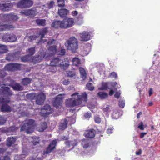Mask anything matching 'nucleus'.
<instances>
[{
    "label": "nucleus",
    "instance_id": "69168bd1",
    "mask_svg": "<svg viewBox=\"0 0 160 160\" xmlns=\"http://www.w3.org/2000/svg\"><path fill=\"white\" fill-rule=\"evenodd\" d=\"M54 42H55V40H54V39H52L51 40L48 41V42H47V45H51L52 44H53V43Z\"/></svg>",
    "mask_w": 160,
    "mask_h": 160
},
{
    "label": "nucleus",
    "instance_id": "1a4fd4ad",
    "mask_svg": "<svg viewBox=\"0 0 160 160\" xmlns=\"http://www.w3.org/2000/svg\"><path fill=\"white\" fill-rule=\"evenodd\" d=\"M51 112V108L50 106L48 104L44 105L41 109V111L40 112V115L43 117H47L50 114Z\"/></svg>",
    "mask_w": 160,
    "mask_h": 160
},
{
    "label": "nucleus",
    "instance_id": "5fc2aeb1",
    "mask_svg": "<svg viewBox=\"0 0 160 160\" xmlns=\"http://www.w3.org/2000/svg\"><path fill=\"white\" fill-rule=\"evenodd\" d=\"M6 122V120L4 119V117L0 116V124L3 125Z\"/></svg>",
    "mask_w": 160,
    "mask_h": 160
},
{
    "label": "nucleus",
    "instance_id": "338daca9",
    "mask_svg": "<svg viewBox=\"0 0 160 160\" xmlns=\"http://www.w3.org/2000/svg\"><path fill=\"white\" fill-rule=\"evenodd\" d=\"M103 111L105 112H109L110 111V110H109V108L108 107H107L105 108H103Z\"/></svg>",
    "mask_w": 160,
    "mask_h": 160
},
{
    "label": "nucleus",
    "instance_id": "79ce46f5",
    "mask_svg": "<svg viewBox=\"0 0 160 160\" xmlns=\"http://www.w3.org/2000/svg\"><path fill=\"white\" fill-rule=\"evenodd\" d=\"M27 53L28 54L27 55H28L30 56H32L34 55L35 53V48H29L27 50Z\"/></svg>",
    "mask_w": 160,
    "mask_h": 160
},
{
    "label": "nucleus",
    "instance_id": "680f3d73",
    "mask_svg": "<svg viewBox=\"0 0 160 160\" xmlns=\"http://www.w3.org/2000/svg\"><path fill=\"white\" fill-rule=\"evenodd\" d=\"M5 150L4 149L0 148V160H2V158L4 156H1V155H2L4 153Z\"/></svg>",
    "mask_w": 160,
    "mask_h": 160
},
{
    "label": "nucleus",
    "instance_id": "09e8293b",
    "mask_svg": "<svg viewBox=\"0 0 160 160\" xmlns=\"http://www.w3.org/2000/svg\"><path fill=\"white\" fill-rule=\"evenodd\" d=\"M37 38V37L35 35L29 36L28 37V41L29 42H32V41L35 40Z\"/></svg>",
    "mask_w": 160,
    "mask_h": 160
},
{
    "label": "nucleus",
    "instance_id": "dca6fc26",
    "mask_svg": "<svg viewBox=\"0 0 160 160\" xmlns=\"http://www.w3.org/2000/svg\"><path fill=\"white\" fill-rule=\"evenodd\" d=\"M19 129V127L14 126H10L8 128H2V132L6 133H8L16 132Z\"/></svg>",
    "mask_w": 160,
    "mask_h": 160
},
{
    "label": "nucleus",
    "instance_id": "4be33fe9",
    "mask_svg": "<svg viewBox=\"0 0 160 160\" xmlns=\"http://www.w3.org/2000/svg\"><path fill=\"white\" fill-rule=\"evenodd\" d=\"M16 141V137H11L7 138L6 145L7 147H10Z\"/></svg>",
    "mask_w": 160,
    "mask_h": 160
},
{
    "label": "nucleus",
    "instance_id": "2f4dec72",
    "mask_svg": "<svg viewBox=\"0 0 160 160\" xmlns=\"http://www.w3.org/2000/svg\"><path fill=\"white\" fill-rule=\"evenodd\" d=\"M46 20L44 19H37L36 20V23L39 26L44 27L45 25Z\"/></svg>",
    "mask_w": 160,
    "mask_h": 160
},
{
    "label": "nucleus",
    "instance_id": "7ed1b4c3",
    "mask_svg": "<svg viewBox=\"0 0 160 160\" xmlns=\"http://www.w3.org/2000/svg\"><path fill=\"white\" fill-rule=\"evenodd\" d=\"M65 45L67 47L68 50L75 52L78 49V42L74 37H72L68 39L65 43Z\"/></svg>",
    "mask_w": 160,
    "mask_h": 160
},
{
    "label": "nucleus",
    "instance_id": "cd10ccee",
    "mask_svg": "<svg viewBox=\"0 0 160 160\" xmlns=\"http://www.w3.org/2000/svg\"><path fill=\"white\" fill-rule=\"evenodd\" d=\"M56 66H47L46 68V69H47V72L50 73H49V75H50V74H53L56 72V71H57Z\"/></svg>",
    "mask_w": 160,
    "mask_h": 160
},
{
    "label": "nucleus",
    "instance_id": "864d4df0",
    "mask_svg": "<svg viewBox=\"0 0 160 160\" xmlns=\"http://www.w3.org/2000/svg\"><path fill=\"white\" fill-rule=\"evenodd\" d=\"M54 4V2L52 0L50 1V2L47 3V6L49 8H53V5Z\"/></svg>",
    "mask_w": 160,
    "mask_h": 160
},
{
    "label": "nucleus",
    "instance_id": "423d86ee",
    "mask_svg": "<svg viewBox=\"0 0 160 160\" xmlns=\"http://www.w3.org/2000/svg\"><path fill=\"white\" fill-rule=\"evenodd\" d=\"M32 5V2L31 0H21L17 3V6L22 8H29Z\"/></svg>",
    "mask_w": 160,
    "mask_h": 160
},
{
    "label": "nucleus",
    "instance_id": "473e14b6",
    "mask_svg": "<svg viewBox=\"0 0 160 160\" xmlns=\"http://www.w3.org/2000/svg\"><path fill=\"white\" fill-rule=\"evenodd\" d=\"M72 65L75 66H78L81 64V60L78 58L75 57L72 59Z\"/></svg>",
    "mask_w": 160,
    "mask_h": 160
},
{
    "label": "nucleus",
    "instance_id": "c756f323",
    "mask_svg": "<svg viewBox=\"0 0 160 160\" xmlns=\"http://www.w3.org/2000/svg\"><path fill=\"white\" fill-rule=\"evenodd\" d=\"M47 32L48 27H47L43 28L39 30V35L41 36V39L44 38V36L47 33Z\"/></svg>",
    "mask_w": 160,
    "mask_h": 160
},
{
    "label": "nucleus",
    "instance_id": "774afa93",
    "mask_svg": "<svg viewBox=\"0 0 160 160\" xmlns=\"http://www.w3.org/2000/svg\"><path fill=\"white\" fill-rule=\"evenodd\" d=\"M71 14H72V15L73 16L75 17L78 14V12L76 11H73L71 12Z\"/></svg>",
    "mask_w": 160,
    "mask_h": 160
},
{
    "label": "nucleus",
    "instance_id": "58836bf2",
    "mask_svg": "<svg viewBox=\"0 0 160 160\" xmlns=\"http://www.w3.org/2000/svg\"><path fill=\"white\" fill-rule=\"evenodd\" d=\"M31 81H32L31 79L28 78H26L22 79L21 83H22V85L26 86L30 84V82H31Z\"/></svg>",
    "mask_w": 160,
    "mask_h": 160
},
{
    "label": "nucleus",
    "instance_id": "393cba45",
    "mask_svg": "<svg viewBox=\"0 0 160 160\" xmlns=\"http://www.w3.org/2000/svg\"><path fill=\"white\" fill-rule=\"evenodd\" d=\"M1 111L2 112H9L12 111V109L7 104L3 103L1 107Z\"/></svg>",
    "mask_w": 160,
    "mask_h": 160
},
{
    "label": "nucleus",
    "instance_id": "bf43d9fd",
    "mask_svg": "<svg viewBox=\"0 0 160 160\" xmlns=\"http://www.w3.org/2000/svg\"><path fill=\"white\" fill-rule=\"evenodd\" d=\"M138 128L141 130H144V128H143V122H140V123L138 125Z\"/></svg>",
    "mask_w": 160,
    "mask_h": 160
},
{
    "label": "nucleus",
    "instance_id": "e433bc0d",
    "mask_svg": "<svg viewBox=\"0 0 160 160\" xmlns=\"http://www.w3.org/2000/svg\"><path fill=\"white\" fill-rule=\"evenodd\" d=\"M48 50L49 51L50 55H54L57 52V49L55 46H50L48 48Z\"/></svg>",
    "mask_w": 160,
    "mask_h": 160
},
{
    "label": "nucleus",
    "instance_id": "a878e982",
    "mask_svg": "<svg viewBox=\"0 0 160 160\" xmlns=\"http://www.w3.org/2000/svg\"><path fill=\"white\" fill-rule=\"evenodd\" d=\"M68 124V121L66 119H64V120L61 121V122L60 123V126H59V129L62 130H63L67 128V126Z\"/></svg>",
    "mask_w": 160,
    "mask_h": 160
},
{
    "label": "nucleus",
    "instance_id": "72a5a7b5",
    "mask_svg": "<svg viewBox=\"0 0 160 160\" xmlns=\"http://www.w3.org/2000/svg\"><path fill=\"white\" fill-rule=\"evenodd\" d=\"M47 123L44 122L41 123V125H40V127H39L37 128V129H38V131L39 132H42L44 130L47 128Z\"/></svg>",
    "mask_w": 160,
    "mask_h": 160
},
{
    "label": "nucleus",
    "instance_id": "f8f14e48",
    "mask_svg": "<svg viewBox=\"0 0 160 160\" xmlns=\"http://www.w3.org/2000/svg\"><path fill=\"white\" fill-rule=\"evenodd\" d=\"M45 100V94L42 92H41L37 94L36 97V102L37 105H42Z\"/></svg>",
    "mask_w": 160,
    "mask_h": 160
},
{
    "label": "nucleus",
    "instance_id": "412c9836",
    "mask_svg": "<svg viewBox=\"0 0 160 160\" xmlns=\"http://www.w3.org/2000/svg\"><path fill=\"white\" fill-rule=\"evenodd\" d=\"M69 12V11L65 8L61 9L58 10V13L60 17L62 18H64L67 16Z\"/></svg>",
    "mask_w": 160,
    "mask_h": 160
},
{
    "label": "nucleus",
    "instance_id": "7c9ffc66",
    "mask_svg": "<svg viewBox=\"0 0 160 160\" xmlns=\"http://www.w3.org/2000/svg\"><path fill=\"white\" fill-rule=\"evenodd\" d=\"M6 17L8 18L10 21H15L17 20L19 18L16 15L12 13H9L6 15Z\"/></svg>",
    "mask_w": 160,
    "mask_h": 160
},
{
    "label": "nucleus",
    "instance_id": "6ab92c4d",
    "mask_svg": "<svg viewBox=\"0 0 160 160\" xmlns=\"http://www.w3.org/2000/svg\"><path fill=\"white\" fill-rule=\"evenodd\" d=\"M69 65V60L68 58H65L63 60H62V62H60L59 64L58 65V66H59L61 68L65 70L67 69Z\"/></svg>",
    "mask_w": 160,
    "mask_h": 160
},
{
    "label": "nucleus",
    "instance_id": "aec40b11",
    "mask_svg": "<svg viewBox=\"0 0 160 160\" xmlns=\"http://www.w3.org/2000/svg\"><path fill=\"white\" fill-rule=\"evenodd\" d=\"M96 134V131L93 129H91L90 130L86 131L84 133L85 137L88 138H92L94 137Z\"/></svg>",
    "mask_w": 160,
    "mask_h": 160
},
{
    "label": "nucleus",
    "instance_id": "f704fd0d",
    "mask_svg": "<svg viewBox=\"0 0 160 160\" xmlns=\"http://www.w3.org/2000/svg\"><path fill=\"white\" fill-rule=\"evenodd\" d=\"M0 95L3 96V97H9L12 96V91L8 88V89H7L6 90H4V91L0 94Z\"/></svg>",
    "mask_w": 160,
    "mask_h": 160
},
{
    "label": "nucleus",
    "instance_id": "bb28decb",
    "mask_svg": "<svg viewBox=\"0 0 160 160\" xmlns=\"http://www.w3.org/2000/svg\"><path fill=\"white\" fill-rule=\"evenodd\" d=\"M12 88H13L14 90L19 91L23 90V87L20 85L19 83H15L11 85Z\"/></svg>",
    "mask_w": 160,
    "mask_h": 160
},
{
    "label": "nucleus",
    "instance_id": "c03bdc74",
    "mask_svg": "<svg viewBox=\"0 0 160 160\" xmlns=\"http://www.w3.org/2000/svg\"><path fill=\"white\" fill-rule=\"evenodd\" d=\"M58 7L60 8H64L65 6L64 0H58Z\"/></svg>",
    "mask_w": 160,
    "mask_h": 160
},
{
    "label": "nucleus",
    "instance_id": "9b49d317",
    "mask_svg": "<svg viewBox=\"0 0 160 160\" xmlns=\"http://www.w3.org/2000/svg\"><path fill=\"white\" fill-rule=\"evenodd\" d=\"M12 7L11 3H7L5 2H1L0 3V10L3 12L8 11Z\"/></svg>",
    "mask_w": 160,
    "mask_h": 160
},
{
    "label": "nucleus",
    "instance_id": "13d9d810",
    "mask_svg": "<svg viewBox=\"0 0 160 160\" xmlns=\"http://www.w3.org/2000/svg\"><path fill=\"white\" fill-rule=\"evenodd\" d=\"M120 95H121V93L119 91H116L115 93V94H114V97L118 99L120 97Z\"/></svg>",
    "mask_w": 160,
    "mask_h": 160
},
{
    "label": "nucleus",
    "instance_id": "2eb2a0df",
    "mask_svg": "<svg viewBox=\"0 0 160 160\" xmlns=\"http://www.w3.org/2000/svg\"><path fill=\"white\" fill-rule=\"evenodd\" d=\"M21 13L26 16L33 17L37 14V10L35 9H31L22 11Z\"/></svg>",
    "mask_w": 160,
    "mask_h": 160
},
{
    "label": "nucleus",
    "instance_id": "37998d69",
    "mask_svg": "<svg viewBox=\"0 0 160 160\" xmlns=\"http://www.w3.org/2000/svg\"><path fill=\"white\" fill-rule=\"evenodd\" d=\"M32 139L33 140L31 141V142L33 143V145H35L39 142V138L34 136L32 137Z\"/></svg>",
    "mask_w": 160,
    "mask_h": 160
},
{
    "label": "nucleus",
    "instance_id": "ea45409f",
    "mask_svg": "<svg viewBox=\"0 0 160 160\" xmlns=\"http://www.w3.org/2000/svg\"><path fill=\"white\" fill-rule=\"evenodd\" d=\"M7 51L6 46L0 44V54L5 53Z\"/></svg>",
    "mask_w": 160,
    "mask_h": 160
},
{
    "label": "nucleus",
    "instance_id": "0eeeda50",
    "mask_svg": "<svg viewBox=\"0 0 160 160\" xmlns=\"http://www.w3.org/2000/svg\"><path fill=\"white\" fill-rule=\"evenodd\" d=\"M21 65L20 64L17 63L7 64L4 68L8 71H15L20 69Z\"/></svg>",
    "mask_w": 160,
    "mask_h": 160
},
{
    "label": "nucleus",
    "instance_id": "c85d7f7f",
    "mask_svg": "<svg viewBox=\"0 0 160 160\" xmlns=\"http://www.w3.org/2000/svg\"><path fill=\"white\" fill-rule=\"evenodd\" d=\"M13 28V27L12 25L8 24H3L0 25V32L7 30H10Z\"/></svg>",
    "mask_w": 160,
    "mask_h": 160
},
{
    "label": "nucleus",
    "instance_id": "f257e3e1",
    "mask_svg": "<svg viewBox=\"0 0 160 160\" xmlns=\"http://www.w3.org/2000/svg\"><path fill=\"white\" fill-rule=\"evenodd\" d=\"M78 92H75L71 95L72 98L66 99L65 105L68 108H72L81 105L82 103L85 104L87 100V95L86 92H83L80 95Z\"/></svg>",
    "mask_w": 160,
    "mask_h": 160
},
{
    "label": "nucleus",
    "instance_id": "b1692460",
    "mask_svg": "<svg viewBox=\"0 0 160 160\" xmlns=\"http://www.w3.org/2000/svg\"><path fill=\"white\" fill-rule=\"evenodd\" d=\"M62 62V61L58 58H55L51 61L50 62V65L49 66H58L59 64Z\"/></svg>",
    "mask_w": 160,
    "mask_h": 160
},
{
    "label": "nucleus",
    "instance_id": "a19ab883",
    "mask_svg": "<svg viewBox=\"0 0 160 160\" xmlns=\"http://www.w3.org/2000/svg\"><path fill=\"white\" fill-rule=\"evenodd\" d=\"M108 95L107 93L102 92H99L98 93V96L100 97L101 99H104L107 97Z\"/></svg>",
    "mask_w": 160,
    "mask_h": 160
},
{
    "label": "nucleus",
    "instance_id": "052dcab7",
    "mask_svg": "<svg viewBox=\"0 0 160 160\" xmlns=\"http://www.w3.org/2000/svg\"><path fill=\"white\" fill-rule=\"evenodd\" d=\"M65 53V49H61L59 51V55L61 56H63L64 55Z\"/></svg>",
    "mask_w": 160,
    "mask_h": 160
},
{
    "label": "nucleus",
    "instance_id": "e2e57ef3",
    "mask_svg": "<svg viewBox=\"0 0 160 160\" xmlns=\"http://www.w3.org/2000/svg\"><path fill=\"white\" fill-rule=\"evenodd\" d=\"M1 160H10V157L8 155L4 156L2 158Z\"/></svg>",
    "mask_w": 160,
    "mask_h": 160
},
{
    "label": "nucleus",
    "instance_id": "0e129e2a",
    "mask_svg": "<svg viewBox=\"0 0 160 160\" xmlns=\"http://www.w3.org/2000/svg\"><path fill=\"white\" fill-rule=\"evenodd\" d=\"M91 116V113H86L84 114V117L86 118H90Z\"/></svg>",
    "mask_w": 160,
    "mask_h": 160
},
{
    "label": "nucleus",
    "instance_id": "f03ea898",
    "mask_svg": "<svg viewBox=\"0 0 160 160\" xmlns=\"http://www.w3.org/2000/svg\"><path fill=\"white\" fill-rule=\"evenodd\" d=\"M34 120L32 119H26L24 121V123L21 127L20 131H25L27 134H30L33 131V127Z\"/></svg>",
    "mask_w": 160,
    "mask_h": 160
},
{
    "label": "nucleus",
    "instance_id": "8fccbe9b",
    "mask_svg": "<svg viewBox=\"0 0 160 160\" xmlns=\"http://www.w3.org/2000/svg\"><path fill=\"white\" fill-rule=\"evenodd\" d=\"M66 73H67V75L68 77H72L75 76V73L72 71H68Z\"/></svg>",
    "mask_w": 160,
    "mask_h": 160
},
{
    "label": "nucleus",
    "instance_id": "de8ad7c7",
    "mask_svg": "<svg viewBox=\"0 0 160 160\" xmlns=\"http://www.w3.org/2000/svg\"><path fill=\"white\" fill-rule=\"evenodd\" d=\"M86 88H87V89H88V90L92 91L94 89V87L91 83H87L86 85Z\"/></svg>",
    "mask_w": 160,
    "mask_h": 160
},
{
    "label": "nucleus",
    "instance_id": "9d476101",
    "mask_svg": "<svg viewBox=\"0 0 160 160\" xmlns=\"http://www.w3.org/2000/svg\"><path fill=\"white\" fill-rule=\"evenodd\" d=\"M60 95V94L58 95L53 99V106L57 109L60 108L62 107V104L63 102L62 98L59 97Z\"/></svg>",
    "mask_w": 160,
    "mask_h": 160
},
{
    "label": "nucleus",
    "instance_id": "f3484780",
    "mask_svg": "<svg viewBox=\"0 0 160 160\" xmlns=\"http://www.w3.org/2000/svg\"><path fill=\"white\" fill-rule=\"evenodd\" d=\"M45 53L42 52L40 53L39 54L32 58V62L34 64H37L40 62L44 58Z\"/></svg>",
    "mask_w": 160,
    "mask_h": 160
},
{
    "label": "nucleus",
    "instance_id": "5701e85b",
    "mask_svg": "<svg viewBox=\"0 0 160 160\" xmlns=\"http://www.w3.org/2000/svg\"><path fill=\"white\" fill-rule=\"evenodd\" d=\"M65 143L68 147L70 148L72 146V148H73V147L77 144V141L76 139H74L72 141H65Z\"/></svg>",
    "mask_w": 160,
    "mask_h": 160
},
{
    "label": "nucleus",
    "instance_id": "a211bd4d",
    "mask_svg": "<svg viewBox=\"0 0 160 160\" xmlns=\"http://www.w3.org/2000/svg\"><path fill=\"white\" fill-rule=\"evenodd\" d=\"M90 39V35L87 32H83L80 34V40L82 42H86Z\"/></svg>",
    "mask_w": 160,
    "mask_h": 160
},
{
    "label": "nucleus",
    "instance_id": "39448f33",
    "mask_svg": "<svg viewBox=\"0 0 160 160\" xmlns=\"http://www.w3.org/2000/svg\"><path fill=\"white\" fill-rule=\"evenodd\" d=\"M57 144V141L56 139L50 142L49 145L46 148V149L43 151V155H44L46 154H48L51 152L53 150L55 149Z\"/></svg>",
    "mask_w": 160,
    "mask_h": 160
},
{
    "label": "nucleus",
    "instance_id": "20e7f679",
    "mask_svg": "<svg viewBox=\"0 0 160 160\" xmlns=\"http://www.w3.org/2000/svg\"><path fill=\"white\" fill-rule=\"evenodd\" d=\"M17 36L13 33H7L2 35V40L3 42H14L17 41Z\"/></svg>",
    "mask_w": 160,
    "mask_h": 160
},
{
    "label": "nucleus",
    "instance_id": "a18cd8bd",
    "mask_svg": "<svg viewBox=\"0 0 160 160\" xmlns=\"http://www.w3.org/2000/svg\"><path fill=\"white\" fill-rule=\"evenodd\" d=\"M31 56L29 55H26L24 56H22L21 58V61L23 62H27L29 60V56Z\"/></svg>",
    "mask_w": 160,
    "mask_h": 160
},
{
    "label": "nucleus",
    "instance_id": "603ef678",
    "mask_svg": "<svg viewBox=\"0 0 160 160\" xmlns=\"http://www.w3.org/2000/svg\"><path fill=\"white\" fill-rule=\"evenodd\" d=\"M119 107L123 108L124 107V101L123 100H120L119 101Z\"/></svg>",
    "mask_w": 160,
    "mask_h": 160
},
{
    "label": "nucleus",
    "instance_id": "4c0bfd02",
    "mask_svg": "<svg viewBox=\"0 0 160 160\" xmlns=\"http://www.w3.org/2000/svg\"><path fill=\"white\" fill-rule=\"evenodd\" d=\"M81 145L83 147V148L87 149L89 146V142L88 139H84L82 141Z\"/></svg>",
    "mask_w": 160,
    "mask_h": 160
},
{
    "label": "nucleus",
    "instance_id": "3c124183",
    "mask_svg": "<svg viewBox=\"0 0 160 160\" xmlns=\"http://www.w3.org/2000/svg\"><path fill=\"white\" fill-rule=\"evenodd\" d=\"M10 101L8 100H6L2 97H0V104L8 103Z\"/></svg>",
    "mask_w": 160,
    "mask_h": 160
},
{
    "label": "nucleus",
    "instance_id": "4d7b16f0",
    "mask_svg": "<svg viewBox=\"0 0 160 160\" xmlns=\"http://www.w3.org/2000/svg\"><path fill=\"white\" fill-rule=\"evenodd\" d=\"M80 73L81 78H82L83 80L86 79V72H80Z\"/></svg>",
    "mask_w": 160,
    "mask_h": 160
},
{
    "label": "nucleus",
    "instance_id": "49530a36",
    "mask_svg": "<svg viewBox=\"0 0 160 160\" xmlns=\"http://www.w3.org/2000/svg\"><path fill=\"white\" fill-rule=\"evenodd\" d=\"M108 78H111L116 79L117 78V75L116 73L115 72H111L108 75Z\"/></svg>",
    "mask_w": 160,
    "mask_h": 160
},
{
    "label": "nucleus",
    "instance_id": "4468645a",
    "mask_svg": "<svg viewBox=\"0 0 160 160\" xmlns=\"http://www.w3.org/2000/svg\"><path fill=\"white\" fill-rule=\"evenodd\" d=\"M60 22L64 24L65 26L68 28H71L74 25V20L73 18H66L64 19L63 20H58Z\"/></svg>",
    "mask_w": 160,
    "mask_h": 160
},
{
    "label": "nucleus",
    "instance_id": "c9c22d12",
    "mask_svg": "<svg viewBox=\"0 0 160 160\" xmlns=\"http://www.w3.org/2000/svg\"><path fill=\"white\" fill-rule=\"evenodd\" d=\"M109 83L108 82H102L101 87L98 88V90H106L108 89H110L108 88Z\"/></svg>",
    "mask_w": 160,
    "mask_h": 160
},
{
    "label": "nucleus",
    "instance_id": "6e6552de",
    "mask_svg": "<svg viewBox=\"0 0 160 160\" xmlns=\"http://www.w3.org/2000/svg\"><path fill=\"white\" fill-rule=\"evenodd\" d=\"M19 53V52L9 53L7 55L6 59L8 61H13L18 59Z\"/></svg>",
    "mask_w": 160,
    "mask_h": 160
},
{
    "label": "nucleus",
    "instance_id": "6e6d98bb",
    "mask_svg": "<svg viewBox=\"0 0 160 160\" xmlns=\"http://www.w3.org/2000/svg\"><path fill=\"white\" fill-rule=\"evenodd\" d=\"M94 121L96 123L99 124L101 122V118L98 116H96L94 117Z\"/></svg>",
    "mask_w": 160,
    "mask_h": 160
},
{
    "label": "nucleus",
    "instance_id": "ddd939ff",
    "mask_svg": "<svg viewBox=\"0 0 160 160\" xmlns=\"http://www.w3.org/2000/svg\"><path fill=\"white\" fill-rule=\"evenodd\" d=\"M51 27L55 29L59 28L66 29L69 28L68 27L65 26L63 23H61L57 20H55L52 22L51 24Z\"/></svg>",
    "mask_w": 160,
    "mask_h": 160
}]
</instances>
